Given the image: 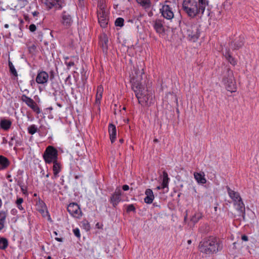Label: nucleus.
I'll list each match as a JSON object with an SVG mask.
<instances>
[{
    "label": "nucleus",
    "instance_id": "obj_11",
    "mask_svg": "<svg viewBox=\"0 0 259 259\" xmlns=\"http://www.w3.org/2000/svg\"><path fill=\"white\" fill-rule=\"evenodd\" d=\"M67 211L73 217L79 218L82 215L80 207L76 203H71L67 207Z\"/></svg>",
    "mask_w": 259,
    "mask_h": 259
},
{
    "label": "nucleus",
    "instance_id": "obj_17",
    "mask_svg": "<svg viewBox=\"0 0 259 259\" xmlns=\"http://www.w3.org/2000/svg\"><path fill=\"white\" fill-rule=\"evenodd\" d=\"M234 205L236 207V209L238 211V215L242 216L243 218L245 217V205L242 201V199L239 200L236 203H234Z\"/></svg>",
    "mask_w": 259,
    "mask_h": 259
},
{
    "label": "nucleus",
    "instance_id": "obj_49",
    "mask_svg": "<svg viewBox=\"0 0 259 259\" xmlns=\"http://www.w3.org/2000/svg\"><path fill=\"white\" fill-rule=\"evenodd\" d=\"M4 223H2L0 222V230H2L4 228Z\"/></svg>",
    "mask_w": 259,
    "mask_h": 259
},
{
    "label": "nucleus",
    "instance_id": "obj_32",
    "mask_svg": "<svg viewBox=\"0 0 259 259\" xmlns=\"http://www.w3.org/2000/svg\"><path fill=\"white\" fill-rule=\"evenodd\" d=\"M21 99L23 102H25L28 106L32 109V99L24 95H22Z\"/></svg>",
    "mask_w": 259,
    "mask_h": 259
},
{
    "label": "nucleus",
    "instance_id": "obj_33",
    "mask_svg": "<svg viewBox=\"0 0 259 259\" xmlns=\"http://www.w3.org/2000/svg\"><path fill=\"white\" fill-rule=\"evenodd\" d=\"M137 2L145 8L150 7L151 2L150 0H136Z\"/></svg>",
    "mask_w": 259,
    "mask_h": 259
},
{
    "label": "nucleus",
    "instance_id": "obj_23",
    "mask_svg": "<svg viewBox=\"0 0 259 259\" xmlns=\"http://www.w3.org/2000/svg\"><path fill=\"white\" fill-rule=\"evenodd\" d=\"M145 194L146 196L144 198V202L147 204L152 203L154 198L152 190L150 189H146Z\"/></svg>",
    "mask_w": 259,
    "mask_h": 259
},
{
    "label": "nucleus",
    "instance_id": "obj_39",
    "mask_svg": "<svg viewBox=\"0 0 259 259\" xmlns=\"http://www.w3.org/2000/svg\"><path fill=\"white\" fill-rule=\"evenodd\" d=\"M136 210L135 207L133 204H130L127 206L126 211L130 212L131 211H135Z\"/></svg>",
    "mask_w": 259,
    "mask_h": 259
},
{
    "label": "nucleus",
    "instance_id": "obj_29",
    "mask_svg": "<svg viewBox=\"0 0 259 259\" xmlns=\"http://www.w3.org/2000/svg\"><path fill=\"white\" fill-rule=\"evenodd\" d=\"M169 179L168 174L166 171H163L162 172V187L167 188L168 185Z\"/></svg>",
    "mask_w": 259,
    "mask_h": 259
},
{
    "label": "nucleus",
    "instance_id": "obj_53",
    "mask_svg": "<svg viewBox=\"0 0 259 259\" xmlns=\"http://www.w3.org/2000/svg\"><path fill=\"white\" fill-rule=\"evenodd\" d=\"M37 128L33 125V134L37 132Z\"/></svg>",
    "mask_w": 259,
    "mask_h": 259
},
{
    "label": "nucleus",
    "instance_id": "obj_35",
    "mask_svg": "<svg viewBox=\"0 0 259 259\" xmlns=\"http://www.w3.org/2000/svg\"><path fill=\"white\" fill-rule=\"evenodd\" d=\"M124 24V19L122 18L119 17L117 18L115 21L116 26L122 27Z\"/></svg>",
    "mask_w": 259,
    "mask_h": 259
},
{
    "label": "nucleus",
    "instance_id": "obj_62",
    "mask_svg": "<svg viewBox=\"0 0 259 259\" xmlns=\"http://www.w3.org/2000/svg\"><path fill=\"white\" fill-rule=\"evenodd\" d=\"M36 196H37V194H36V193L33 194V197H36Z\"/></svg>",
    "mask_w": 259,
    "mask_h": 259
},
{
    "label": "nucleus",
    "instance_id": "obj_12",
    "mask_svg": "<svg viewBox=\"0 0 259 259\" xmlns=\"http://www.w3.org/2000/svg\"><path fill=\"white\" fill-rule=\"evenodd\" d=\"M48 9L54 8L61 9L63 7L64 0H41Z\"/></svg>",
    "mask_w": 259,
    "mask_h": 259
},
{
    "label": "nucleus",
    "instance_id": "obj_1",
    "mask_svg": "<svg viewBox=\"0 0 259 259\" xmlns=\"http://www.w3.org/2000/svg\"><path fill=\"white\" fill-rule=\"evenodd\" d=\"M222 248V241L219 238L212 236L203 239L198 245L199 251L208 255L216 253Z\"/></svg>",
    "mask_w": 259,
    "mask_h": 259
},
{
    "label": "nucleus",
    "instance_id": "obj_30",
    "mask_svg": "<svg viewBox=\"0 0 259 259\" xmlns=\"http://www.w3.org/2000/svg\"><path fill=\"white\" fill-rule=\"evenodd\" d=\"M11 124V121L6 119L1 120L0 123L1 128L6 131L9 130L10 128Z\"/></svg>",
    "mask_w": 259,
    "mask_h": 259
},
{
    "label": "nucleus",
    "instance_id": "obj_46",
    "mask_svg": "<svg viewBox=\"0 0 259 259\" xmlns=\"http://www.w3.org/2000/svg\"><path fill=\"white\" fill-rule=\"evenodd\" d=\"M28 131L30 134L32 135V125H30L28 127Z\"/></svg>",
    "mask_w": 259,
    "mask_h": 259
},
{
    "label": "nucleus",
    "instance_id": "obj_64",
    "mask_svg": "<svg viewBox=\"0 0 259 259\" xmlns=\"http://www.w3.org/2000/svg\"><path fill=\"white\" fill-rule=\"evenodd\" d=\"M51 257L50 256H49L48 257V259H51Z\"/></svg>",
    "mask_w": 259,
    "mask_h": 259
},
{
    "label": "nucleus",
    "instance_id": "obj_61",
    "mask_svg": "<svg viewBox=\"0 0 259 259\" xmlns=\"http://www.w3.org/2000/svg\"><path fill=\"white\" fill-rule=\"evenodd\" d=\"M187 242H188V244H190L191 243V240H188Z\"/></svg>",
    "mask_w": 259,
    "mask_h": 259
},
{
    "label": "nucleus",
    "instance_id": "obj_31",
    "mask_svg": "<svg viewBox=\"0 0 259 259\" xmlns=\"http://www.w3.org/2000/svg\"><path fill=\"white\" fill-rule=\"evenodd\" d=\"M8 246V240L6 238L0 237V249H6Z\"/></svg>",
    "mask_w": 259,
    "mask_h": 259
},
{
    "label": "nucleus",
    "instance_id": "obj_45",
    "mask_svg": "<svg viewBox=\"0 0 259 259\" xmlns=\"http://www.w3.org/2000/svg\"><path fill=\"white\" fill-rule=\"evenodd\" d=\"M241 239L242 240L244 241H247L248 240V237L246 236V235H242L241 236Z\"/></svg>",
    "mask_w": 259,
    "mask_h": 259
},
{
    "label": "nucleus",
    "instance_id": "obj_6",
    "mask_svg": "<svg viewBox=\"0 0 259 259\" xmlns=\"http://www.w3.org/2000/svg\"><path fill=\"white\" fill-rule=\"evenodd\" d=\"M186 26V35L190 40L195 41L199 37L200 31L198 26L195 24H188Z\"/></svg>",
    "mask_w": 259,
    "mask_h": 259
},
{
    "label": "nucleus",
    "instance_id": "obj_56",
    "mask_svg": "<svg viewBox=\"0 0 259 259\" xmlns=\"http://www.w3.org/2000/svg\"><path fill=\"white\" fill-rule=\"evenodd\" d=\"M31 113H29L28 112H27V117L28 119H30L31 118Z\"/></svg>",
    "mask_w": 259,
    "mask_h": 259
},
{
    "label": "nucleus",
    "instance_id": "obj_47",
    "mask_svg": "<svg viewBox=\"0 0 259 259\" xmlns=\"http://www.w3.org/2000/svg\"><path fill=\"white\" fill-rule=\"evenodd\" d=\"M122 189L124 191H127L129 189V186L128 185H124L122 186Z\"/></svg>",
    "mask_w": 259,
    "mask_h": 259
},
{
    "label": "nucleus",
    "instance_id": "obj_34",
    "mask_svg": "<svg viewBox=\"0 0 259 259\" xmlns=\"http://www.w3.org/2000/svg\"><path fill=\"white\" fill-rule=\"evenodd\" d=\"M9 66L10 68V71L11 73L13 74L14 76H17L18 75L17 72L12 63L10 61H9Z\"/></svg>",
    "mask_w": 259,
    "mask_h": 259
},
{
    "label": "nucleus",
    "instance_id": "obj_54",
    "mask_svg": "<svg viewBox=\"0 0 259 259\" xmlns=\"http://www.w3.org/2000/svg\"><path fill=\"white\" fill-rule=\"evenodd\" d=\"M165 188H163L162 187V185L160 186H157L156 187V189L157 190H160L161 189H164Z\"/></svg>",
    "mask_w": 259,
    "mask_h": 259
},
{
    "label": "nucleus",
    "instance_id": "obj_44",
    "mask_svg": "<svg viewBox=\"0 0 259 259\" xmlns=\"http://www.w3.org/2000/svg\"><path fill=\"white\" fill-rule=\"evenodd\" d=\"M21 191H22L23 193L24 194H26L27 193V188L24 185H21L20 186Z\"/></svg>",
    "mask_w": 259,
    "mask_h": 259
},
{
    "label": "nucleus",
    "instance_id": "obj_13",
    "mask_svg": "<svg viewBox=\"0 0 259 259\" xmlns=\"http://www.w3.org/2000/svg\"><path fill=\"white\" fill-rule=\"evenodd\" d=\"M61 17V24L66 28L70 27L73 23L71 14L69 12L64 11Z\"/></svg>",
    "mask_w": 259,
    "mask_h": 259
},
{
    "label": "nucleus",
    "instance_id": "obj_48",
    "mask_svg": "<svg viewBox=\"0 0 259 259\" xmlns=\"http://www.w3.org/2000/svg\"><path fill=\"white\" fill-rule=\"evenodd\" d=\"M24 19L27 21V22H29V20H30V19L28 17V16L26 15H24Z\"/></svg>",
    "mask_w": 259,
    "mask_h": 259
},
{
    "label": "nucleus",
    "instance_id": "obj_41",
    "mask_svg": "<svg viewBox=\"0 0 259 259\" xmlns=\"http://www.w3.org/2000/svg\"><path fill=\"white\" fill-rule=\"evenodd\" d=\"M33 112H36L37 114L40 113V110L36 103L33 102Z\"/></svg>",
    "mask_w": 259,
    "mask_h": 259
},
{
    "label": "nucleus",
    "instance_id": "obj_38",
    "mask_svg": "<svg viewBox=\"0 0 259 259\" xmlns=\"http://www.w3.org/2000/svg\"><path fill=\"white\" fill-rule=\"evenodd\" d=\"M201 215L199 214H196L194 216H193L192 218L191 219V221L193 222L194 223H196L198 221V220L200 219Z\"/></svg>",
    "mask_w": 259,
    "mask_h": 259
},
{
    "label": "nucleus",
    "instance_id": "obj_42",
    "mask_svg": "<svg viewBox=\"0 0 259 259\" xmlns=\"http://www.w3.org/2000/svg\"><path fill=\"white\" fill-rule=\"evenodd\" d=\"M73 231L75 236H76L78 238L80 237V231L78 228H75L73 229Z\"/></svg>",
    "mask_w": 259,
    "mask_h": 259
},
{
    "label": "nucleus",
    "instance_id": "obj_8",
    "mask_svg": "<svg viewBox=\"0 0 259 259\" xmlns=\"http://www.w3.org/2000/svg\"><path fill=\"white\" fill-rule=\"evenodd\" d=\"M173 4L169 1H165L164 4L160 9L162 16L167 20H171L174 17Z\"/></svg>",
    "mask_w": 259,
    "mask_h": 259
},
{
    "label": "nucleus",
    "instance_id": "obj_40",
    "mask_svg": "<svg viewBox=\"0 0 259 259\" xmlns=\"http://www.w3.org/2000/svg\"><path fill=\"white\" fill-rule=\"evenodd\" d=\"M199 5H201L205 8L206 6L208 5V2L207 0H198Z\"/></svg>",
    "mask_w": 259,
    "mask_h": 259
},
{
    "label": "nucleus",
    "instance_id": "obj_3",
    "mask_svg": "<svg viewBox=\"0 0 259 259\" xmlns=\"http://www.w3.org/2000/svg\"><path fill=\"white\" fill-rule=\"evenodd\" d=\"M136 96L138 99L139 103L143 106H149L153 103V93L151 91L145 89L143 86L137 89V91L133 90Z\"/></svg>",
    "mask_w": 259,
    "mask_h": 259
},
{
    "label": "nucleus",
    "instance_id": "obj_22",
    "mask_svg": "<svg viewBox=\"0 0 259 259\" xmlns=\"http://www.w3.org/2000/svg\"><path fill=\"white\" fill-rule=\"evenodd\" d=\"M108 39L107 35L104 33L100 36V45L102 47L103 52L107 53L108 50Z\"/></svg>",
    "mask_w": 259,
    "mask_h": 259
},
{
    "label": "nucleus",
    "instance_id": "obj_5",
    "mask_svg": "<svg viewBox=\"0 0 259 259\" xmlns=\"http://www.w3.org/2000/svg\"><path fill=\"white\" fill-rule=\"evenodd\" d=\"M223 81L226 84L228 91L233 92L235 89V81L233 71L227 68L226 73L224 75Z\"/></svg>",
    "mask_w": 259,
    "mask_h": 259
},
{
    "label": "nucleus",
    "instance_id": "obj_15",
    "mask_svg": "<svg viewBox=\"0 0 259 259\" xmlns=\"http://www.w3.org/2000/svg\"><path fill=\"white\" fill-rule=\"evenodd\" d=\"M153 27L156 32L160 34L165 33V28L163 25L164 21L162 20L157 19L153 21Z\"/></svg>",
    "mask_w": 259,
    "mask_h": 259
},
{
    "label": "nucleus",
    "instance_id": "obj_20",
    "mask_svg": "<svg viewBox=\"0 0 259 259\" xmlns=\"http://www.w3.org/2000/svg\"><path fill=\"white\" fill-rule=\"evenodd\" d=\"M108 132L111 143H113L116 138V128L114 124L110 123L108 125Z\"/></svg>",
    "mask_w": 259,
    "mask_h": 259
},
{
    "label": "nucleus",
    "instance_id": "obj_9",
    "mask_svg": "<svg viewBox=\"0 0 259 259\" xmlns=\"http://www.w3.org/2000/svg\"><path fill=\"white\" fill-rule=\"evenodd\" d=\"M35 206L36 210L41 214L43 218H47L48 221H51L47 207L44 201L39 197L36 198Z\"/></svg>",
    "mask_w": 259,
    "mask_h": 259
},
{
    "label": "nucleus",
    "instance_id": "obj_2",
    "mask_svg": "<svg viewBox=\"0 0 259 259\" xmlns=\"http://www.w3.org/2000/svg\"><path fill=\"white\" fill-rule=\"evenodd\" d=\"M182 8L187 15L192 18L199 14H203L205 9L196 0H184Z\"/></svg>",
    "mask_w": 259,
    "mask_h": 259
},
{
    "label": "nucleus",
    "instance_id": "obj_52",
    "mask_svg": "<svg viewBox=\"0 0 259 259\" xmlns=\"http://www.w3.org/2000/svg\"><path fill=\"white\" fill-rule=\"evenodd\" d=\"M55 240H56L57 241H58L59 242H62L63 241V239L62 238L56 237L55 238Z\"/></svg>",
    "mask_w": 259,
    "mask_h": 259
},
{
    "label": "nucleus",
    "instance_id": "obj_18",
    "mask_svg": "<svg viewBox=\"0 0 259 259\" xmlns=\"http://www.w3.org/2000/svg\"><path fill=\"white\" fill-rule=\"evenodd\" d=\"M244 37L239 36L238 38H236L231 44V46L233 50H238L242 48L244 45Z\"/></svg>",
    "mask_w": 259,
    "mask_h": 259
},
{
    "label": "nucleus",
    "instance_id": "obj_4",
    "mask_svg": "<svg viewBox=\"0 0 259 259\" xmlns=\"http://www.w3.org/2000/svg\"><path fill=\"white\" fill-rule=\"evenodd\" d=\"M144 73L143 68L140 69L137 67H134L133 70L130 75L131 82L132 84L133 90L137 91L138 88L143 86L142 80L143 79L142 75Z\"/></svg>",
    "mask_w": 259,
    "mask_h": 259
},
{
    "label": "nucleus",
    "instance_id": "obj_59",
    "mask_svg": "<svg viewBox=\"0 0 259 259\" xmlns=\"http://www.w3.org/2000/svg\"><path fill=\"white\" fill-rule=\"evenodd\" d=\"M123 141H124V140H123V139H120L119 140V142H120L121 144L123 143Z\"/></svg>",
    "mask_w": 259,
    "mask_h": 259
},
{
    "label": "nucleus",
    "instance_id": "obj_7",
    "mask_svg": "<svg viewBox=\"0 0 259 259\" xmlns=\"http://www.w3.org/2000/svg\"><path fill=\"white\" fill-rule=\"evenodd\" d=\"M58 155L57 150L54 147L49 146L46 148L43 157L46 163H51L58 160Z\"/></svg>",
    "mask_w": 259,
    "mask_h": 259
},
{
    "label": "nucleus",
    "instance_id": "obj_24",
    "mask_svg": "<svg viewBox=\"0 0 259 259\" xmlns=\"http://www.w3.org/2000/svg\"><path fill=\"white\" fill-rule=\"evenodd\" d=\"M205 175L203 172L194 173V177L199 184H204L206 183V180L204 177Z\"/></svg>",
    "mask_w": 259,
    "mask_h": 259
},
{
    "label": "nucleus",
    "instance_id": "obj_14",
    "mask_svg": "<svg viewBox=\"0 0 259 259\" xmlns=\"http://www.w3.org/2000/svg\"><path fill=\"white\" fill-rule=\"evenodd\" d=\"M49 78V74L45 71H39L36 75L35 81L38 84L47 83Z\"/></svg>",
    "mask_w": 259,
    "mask_h": 259
},
{
    "label": "nucleus",
    "instance_id": "obj_37",
    "mask_svg": "<svg viewBox=\"0 0 259 259\" xmlns=\"http://www.w3.org/2000/svg\"><path fill=\"white\" fill-rule=\"evenodd\" d=\"M6 217L7 212L4 211H1L0 212V222L2 223H5Z\"/></svg>",
    "mask_w": 259,
    "mask_h": 259
},
{
    "label": "nucleus",
    "instance_id": "obj_63",
    "mask_svg": "<svg viewBox=\"0 0 259 259\" xmlns=\"http://www.w3.org/2000/svg\"><path fill=\"white\" fill-rule=\"evenodd\" d=\"M54 233L56 235H58V234H57V232H56V231H55V232H54Z\"/></svg>",
    "mask_w": 259,
    "mask_h": 259
},
{
    "label": "nucleus",
    "instance_id": "obj_10",
    "mask_svg": "<svg viewBox=\"0 0 259 259\" xmlns=\"http://www.w3.org/2000/svg\"><path fill=\"white\" fill-rule=\"evenodd\" d=\"M97 15L100 26L103 28H105L108 24L109 19L108 12L102 6H101L99 10L97 11Z\"/></svg>",
    "mask_w": 259,
    "mask_h": 259
},
{
    "label": "nucleus",
    "instance_id": "obj_57",
    "mask_svg": "<svg viewBox=\"0 0 259 259\" xmlns=\"http://www.w3.org/2000/svg\"><path fill=\"white\" fill-rule=\"evenodd\" d=\"M153 142L154 143H157V142H159V140L157 139H154V140H153Z\"/></svg>",
    "mask_w": 259,
    "mask_h": 259
},
{
    "label": "nucleus",
    "instance_id": "obj_21",
    "mask_svg": "<svg viewBox=\"0 0 259 259\" xmlns=\"http://www.w3.org/2000/svg\"><path fill=\"white\" fill-rule=\"evenodd\" d=\"M228 193L230 197L233 200L234 203H236L239 200L242 199L239 194L232 190L229 187H226Z\"/></svg>",
    "mask_w": 259,
    "mask_h": 259
},
{
    "label": "nucleus",
    "instance_id": "obj_25",
    "mask_svg": "<svg viewBox=\"0 0 259 259\" xmlns=\"http://www.w3.org/2000/svg\"><path fill=\"white\" fill-rule=\"evenodd\" d=\"M10 165V161L9 159L3 156H0V170L7 168Z\"/></svg>",
    "mask_w": 259,
    "mask_h": 259
},
{
    "label": "nucleus",
    "instance_id": "obj_58",
    "mask_svg": "<svg viewBox=\"0 0 259 259\" xmlns=\"http://www.w3.org/2000/svg\"><path fill=\"white\" fill-rule=\"evenodd\" d=\"M85 227L86 228L88 227V229H89L90 228V225L88 222L86 224Z\"/></svg>",
    "mask_w": 259,
    "mask_h": 259
},
{
    "label": "nucleus",
    "instance_id": "obj_50",
    "mask_svg": "<svg viewBox=\"0 0 259 259\" xmlns=\"http://www.w3.org/2000/svg\"><path fill=\"white\" fill-rule=\"evenodd\" d=\"M74 65V63L73 62H69L68 63V66H69V67H71L72 66H73Z\"/></svg>",
    "mask_w": 259,
    "mask_h": 259
},
{
    "label": "nucleus",
    "instance_id": "obj_27",
    "mask_svg": "<svg viewBox=\"0 0 259 259\" xmlns=\"http://www.w3.org/2000/svg\"><path fill=\"white\" fill-rule=\"evenodd\" d=\"M103 92V88L102 85H99L97 89V93L96 96V103L97 104H100V101L102 97Z\"/></svg>",
    "mask_w": 259,
    "mask_h": 259
},
{
    "label": "nucleus",
    "instance_id": "obj_16",
    "mask_svg": "<svg viewBox=\"0 0 259 259\" xmlns=\"http://www.w3.org/2000/svg\"><path fill=\"white\" fill-rule=\"evenodd\" d=\"M121 191L119 189H117L110 197V202L113 207H116L121 200L120 196Z\"/></svg>",
    "mask_w": 259,
    "mask_h": 259
},
{
    "label": "nucleus",
    "instance_id": "obj_55",
    "mask_svg": "<svg viewBox=\"0 0 259 259\" xmlns=\"http://www.w3.org/2000/svg\"><path fill=\"white\" fill-rule=\"evenodd\" d=\"M29 29L31 32H32V24L29 25Z\"/></svg>",
    "mask_w": 259,
    "mask_h": 259
},
{
    "label": "nucleus",
    "instance_id": "obj_36",
    "mask_svg": "<svg viewBox=\"0 0 259 259\" xmlns=\"http://www.w3.org/2000/svg\"><path fill=\"white\" fill-rule=\"evenodd\" d=\"M23 201V199L22 198H17L16 204L18 207V208L20 210H23V208L22 207L21 204Z\"/></svg>",
    "mask_w": 259,
    "mask_h": 259
},
{
    "label": "nucleus",
    "instance_id": "obj_28",
    "mask_svg": "<svg viewBox=\"0 0 259 259\" xmlns=\"http://www.w3.org/2000/svg\"><path fill=\"white\" fill-rule=\"evenodd\" d=\"M224 56L228 62L233 65H235L236 61L234 58H233L230 54L229 50L226 49L225 52L223 53Z\"/></svg>",
    "mask_w": 259,
    "mask_h": 259
},
{
    "label": "nucleus",
    "instance_id": "obj_43",
    "mask_svg": "<svg viewBox=\"0 0 259 259\" xmlns=\"http://www.w3.org/2000/svg\"><path fill=\"white\" fill-rule=\"evenodd\" d=\"M49 78L51 80H52L55 78V72L54 70H51L49 74Z\"/></svg>",
    "mask_w": 259,
    "mask_h": 259
},
{
    "label": "nucleus",
    "instance_id": "obj_19",
    "mask_svg": "<svg viewBox=\"0 0 259 259\" xmlns=\"http://www.w3.org/2000/svg\"><path fill=\"white\" fill-rule=\"evenodd\" d=\"M44 20V16L42 15H39V13L37 12H33V21L36 23V25L33 24V32L36 29V26L38 27V25L40 26L41 23Z\"/></svg>",
    "mask_w": 259,
    "mask_h": 259
},
{
    "label": "nucleus",
    "instance_id": "obj_51",
    "mask_svg": "<svg viewBox=\"0 0 259 259\" xmlns=\"http://www.w3.org/2000/svg\"><path fill=\"white\" fill-rule=\"evenodd\" d=\"M42 34H38V39L40 41L42 40Z\"/></svg>",
    "mask_w": 259,
    "mask_h": 259
},
{
    "label": "nucleus",
    "instance_id": "obj_60",
    "mask_svg": "<svg viewBox=\"0 0 259 259\" xmlns=\"http://www.w3.org/2000/svg\"><path fill=\"white\" fill-rule=\"evenodd\" d=\"M4 26L6 28H9V26L8 24H6Z\"/></svg>",
    "mask_w": 259,
    "mask_h": 259
},
{
    "label": "nucleus",
    "instance_id": "obj_26",
    "mask_svg": "<svg viewBox=\"0 0 259 259\" xmlns=\"http://www.w3.org/2000/svg\"><path fill=\"white\" fill-rule=\"evenodd\" d=\"M52 163H53V170L54 176L55 178H57L58 176V174L61 170V164L58 161V160L52 162Z\"/></svg>",
    "mask_w": 259,
    "mask_h": 259
}]
</instances>
